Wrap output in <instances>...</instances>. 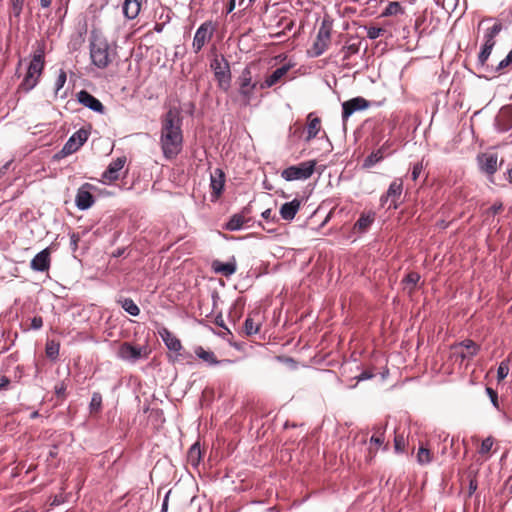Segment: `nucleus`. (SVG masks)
I'll return each instance as SVG.
<instances>
[{"label": "nucleus", "instance_id": "1", "mask_svg": "<svg viewBox=\"0 0 512 512\" xmlns=\"http://www.w3.org/2000/svg\"><path fill=\"white\" fill-rule=\"evenodd\" d=\"M182 119L176 109H169L161 119L160 146L167 160L176 158L183 148Z\"/></svg>", "mask_w": 512, "mask_h": 512}, {"label": "nucleus", "instance_id": "2", "mask_svg": "<svg viewBox=\"0 0 512 512\" xmlns=\"http://www.w3.org/2000/svg\"><path fill=\"white\" fill-rule=\"evenodd\" d=\"M89 48L91 62L97 68L104 69L112 62L107 39L96 31L91 32Z\"/></svg>", "mask_w": 512, "mask_h": 512}, {"label": "nucleus", "instance_id": "3", "mask_svg": "<svg viewBox=\"0 0 512 512\" xmlns=\"http://www.w3.org/2000/svg\"><path fill=\"white\" fill-rule=\"evenodd\" d=\"M44 63L43 52H39L33 56V59L28 66L27 73L20 85L23 90L28 92L37 85L39 77L44 69Z\"/></svg>", "mask_w": 512, "mask_h": 512}, {"label": "nucleus", "instance_id": "4", "mask_svg": "<svg viewBox=\"0 0 512 512\" xmlns=\"http://www.w3.org/2000/svg\"><path fill=\"white\" fill-rule=\"evenodd\" d=\"M315 166V160L304 161L284 169L281 172V177L286 181L306 180L314 173Z\"/></svg>", "mask_w": 512, "mask_h": 512}, {"label": "nucleus", "instance_id": "5", "mask_svg": "<svg viewBox=\"0 0 512 512\" xmlns=\"http://www.w3.org/2000/svg\"><path fill=\"white\" fill-rule=\"evenodd\" d=\"M89 134V130L85 128L77 130L69 137L62 149L54 155V158L59 160L75 153L88 140Z\"/></svg>", "mask_w": 512, "mask_h": 512}, {"label": "nucleus", "instance_id": "6", "mask_svg": "<svg viewBox=\"0 0 512 512\" xmlns=\"http://www.w3.org/2000/svg\"><path fill=\"white\" fill-rule=\"evenodd\" d=\"M211 68L214 71L218 87L224 92H227L231 87V70L229 62L224 57H222L221 61L214 59L211 63Z\"/></svg>", "mask_w": 512, "mask_h": 512}, {"label": "nucleus", "instance_id": "7", "mask_svg": "<svg viewBox=\"0 0 512 512\" xmlns=\"http://www.w3.org/2000/svg\"><path fill=\"white\" fill-rule=\"evenodd\" d=\"M237 84L239 85V94L243 97L246 103H249L253 96V91L258 87V82H252L251 67L246 66L240 76L237 78Z\"/></svg>", "mask_w": 512, "mask_h": 512}, {"label": "nucleus", "instance_id": "8", "mask_svg": "<svg viewBox=\"0 0 512 512\" xmlns=\"http://www.w3.org/2000/svg\"><path fill=\"white\" fill-rule=\"evenodd\" d=\"M117 357L121 360L135 363L141 358L147 357L146 346H135L130 342H123L117 351Z\"/></svg>", "mask_w": 512, "mask_h": 512}, {"label": "nucleus", "instance_id": "9", "mask_svg": "<svg viewBox=\"0 0 512 512\" xmlns=\"http://www.w3.org/2000/svg\"><path fill=\"white\" fill-rule=\"evenodd\" d=\"M214 30L215 27L211 21H205L198 27L192 43L194 52L198 53L202 50L206 42L212 38Z\"/></svg>", "mask_w": 512, "mask_h": 512}, {"label": "nucleus", "instance_id": "10", "mask_svg": "<svg viewBox=\"0 0 512 512\" xmlns=\"http://www.w3.org/2000/svg\"><path fill=\"white\" fill-rule=\"evenodd\" d=\"M95 187L90 183L81 185L75 195V205L80 211H85L91 208L95 202V197L92 190Z\"/></svg>", "mask_w": 512, "mask_h": 512}, {"label": "nucleus", "instance_id": "11", "mask_svg": "<svg viewBox=\"0 0 512 512\" xmlns=\"http://www.w3.org/2000/svg\"><path fill=\"white\" fill-rule=\"evenodd\" d=\"M370 107V102L358 96L342 103V121L345 123L356 111H362Z\"/></svg>", "mask_w": 512, "mask_h": 512}, {"label": "nucleus", "instance_id": "12", "mask_svg": "<svg viewBox=\"0 0 512 512\" xmlns=\"http://www.w3.org/2000/svg\"><path fill=\"white\" fill-rule=\"evenodd\" d=\"M494 126L501 133L512 128V105L504 106L499 110L495 117Z\"/></svg>", "mask_w": 512, "mask_h": 512}, {"label": "nucleus", "instance_id": "13", "mask_svg": "<svg viewBox=\"0 0 512 512\" xmlns=\"http://www.w3.org/2000/svg\"><path fill=\"white\" fill-rule=\"evenodd\" d=\"M77 100L81 105L89 108L93 112L103 114L105 111V107L101 101L86 90L78 92Z\"/></svg>", "mask_w": 512, "mask_h": 512}, {"label": "nucleus", "instance_id": "14", "mask_svg": "<svg viewBox=\"0 0 512 512\" xmlns=\"http://www.w3.org/2000/svg\"><path fill=\"white\" fill-rule=\"evenodd\" d=\"M210 187L212 190V201L217 200L225 187V173L221 168H216L210 176Z\"/></svg>", "mask_w": 512, "mask_h": 512}, {"label": "nucleus", "instance_id": "15", "mask_svg": "<svg viewBox=\"0 0 512 512\" xmlns=\"http://www.w3.org/2000/svg\"><path fill=\"white\" fill-rule=\"evenodd\" d=\"M329 39L330 29L322 24L318 30L316 41L312 47L313 56L319 57L327 50Z\"/></svg>", "mask_w": 512, "mask_h": 512}, {"label": "nucleus", "instance_id": "16", "mask_svg": "<svg viewBox=\"0 0 512 512\" xmlns=\"http://www.w3.org/2000/svg\"><path fill=\"white\" fill-rule=\"evenodd\" d=\"M494 46L495 45H493L491 43L484 42L481 47V50L478 54L476 67L478 70L485 73V75H484L485 77H489L491 74V69L493 66H489L487 64V60L489 59Z\"/></svg>", "mask_w": 512, "mask_h": 512}, {"label": "nucleus", "instance_id": "17", "mask_svg": "<svg viewBox=\"0 0 512 512\" xmlns=\"http://www.w3.org/2000/svg\"><path fill=\"white\" fill-rule=\"evenodd\" d=\"M458 348L468 349V353H465L463 351L459 352V353L455 352V355H457V357H459L461 359V361H464L465 359H468V360L472 359L480 351V346L478 344H476L471 339H465V340L451 346L452 350H457Z\"/></svg>", "mask_w": 512, "mask_h": 512}, {"label": "nucleus", "instance_id": "18", "mask_svg": "<svg viewBox=\"0 0 512 512\" xmlns=\"http://www.w3.org/2000/svg\"><path fill=\"white\" fill-rule=\"evenodd\" d=\"M126 163L125 157H118L117 159L110 162L106 170L102 173L104 181L113 182L119 179L120 171L123 169Z\"/></svg>", "mask_w": 512, "mask_h": 512}, {"label": "nucleus", "instance_id": "19", "mask_svg": "<svg viewBox=\"0 0 512 512\" xmlns=\"http://www.w3.org/2000/svg\"><path fill=\"white\" fill-rule=\"evenodd\" d=\"M158 335L161 337L165 346L172 352H180L183 350L180 340L173 335L166 327L162 326L157 330Z\"/></svg>", "mask_w": 512, "mask_h": 512}, {"label": "nucleus", "instance_id": "20", "mask_svg": "<svg viewBox=\"0 0 512 512\" xmlns=\"http://www.w3.org/2000/svg\"><path fill=\"white\" fill-rule=\"evenodd\" d=\"M376 218L373 211L362 212L353 226V230L358 234H365L369 231Z\"/></svg>", "mask_w": 512, "mask_h": 512}, {"label": "nucleus", "instance_id": "21", "mask_svg": "<svg viewBox=\"0 0 512 512\" xmlns=\"http://www.w3.org/2000/svg\"><path fill=\"white\" fill-rule=\"evenodd\" d=\"M31 268L37 272H45L50 267V251L45 248L38 252L30 263Z\"/></svg>", "mask_w": 512, "mask_h": 512}, {"label": "nucleus", "instance_id": "22", "mask_svg": "<svg viewBox=\"0 0 512 512\" xmlns=\"http://www.w3.org/2000/svg\"><path fill=\"white\" fill-rule=\"evenodd\" d=\"M390 146L391 144L389 143V141H386L379 149L373 151L364 159L363 167L371 168L380 161H382L386 155L391 154V152L388 151Z\"/></svg>", "mask_w": 512, "mask_h": 512}, {"label": "nucleus", "instance_id": "23", "mask_svg": "<svg viewBox=\"0 0 512 512\" xmlns=\"http://www.w3.org/2000/svg\"><path fill=\"white\" fill-rule=\"evenodd\" d=\"M497 154H483L478 157L479 168L482 172L493 175L497 172Z\"/></svg>", "mask_w": 512, "mask_h": 512}, {"label": "nucleus", "instance_id": "24", "mask_svg": "<svg viewBox=\"0 0 512 512\" xmlns=\"http://www.w3.org/2000/svg\"><path fill=\"white\" fill-rule=\"evenodd\" d=\"M290 68H291V65L285 64V65H282L281 67L277 68L276 70H274L265 79V81H263L259 84V89L264 90V89L270 88V87L274 86L275 84H277L280 81V79L287 74V72L290 70Z\"/></svg>", "mask_w": 512, "mask_h": 512}, {"label": "nucleus", "instance_id": "25", "mask_svg": "<svg viewBox=\"0 0 512 512\" xmlns=\"http://www.w3.org/2000/svg\"><path fill=\"white\" fill-rule=\"evenodd\" d=\"M195 354L198 358L202 359L204 362H206L210 366L225 365V364L233 363V361L230 359L217 360L214 352L206 351L201 346L196 347Z\"/></svg>", "mask_w": 512, "mask_h": 512}, {"label": "nucleus", "instance_id": "26", "mask_svg": "<svg viewBox=\"0 0 512 512\" xmlns=\"http://www.w3.org/2000/svg\"><path fill=\"white\" fill-rule=\"evenodd\" d=\"M301 206V201L297 198L293 199L290 202H285L280 207L279 213L283 220L292 221L299 211Z\"/></svg>", "mask_w": 512, "mask_h": 512}, {"label": "nucleus", "instance_id": "27", "mask_svg": "<svg viewBox=\"0 0 512 512\" xmlns=\"http://www.w3.org/2000/svg\"><path fill=\"white\" fill-rule=\"evenodd\" d=\"M212 269L215 273L221 274L225 277H229L236 272L237 265L236 261L233 258L232 261L221 262L219 260H215L212 263Z\"/></svg>", "mask_w": 512, "mask_h": 512}, {"label": "nucleus", "instance_id": "28", "mask_svg": "<svg viewBox=\"0 0 512 512\" xmlns=\"http://www.w3.org/2000/svg\"><path fill=\"white\" fill-rule=\"evenodd\" d=\"M403 191V183L400 179L393 180L386 192V198H391L393 203V208H397V200L400 198ZM392 206V204L389 205V208Z\"/></svg>", "mask_w": 512, "mask_h": 512}, {"label": "nucleus", "instance_id": "29", "mask_svg": "<svg viewBox=\"0 0 512 512\" xmlns=\"http://www.w3.org/2000/svg\"><path fill=\"white\" fill-rule=\"evenodd\" d=\"M142 0H124L123 14L126 18L135 19L141 10Z\"/></svg>", "mask_w": 512, "mask_h": 512}, {"label": "nucleus", "instance_id": "30", "mask_svg": "<svg viewBox=\"0 0 512 512\" xmlns=\"http://www.w3.org/2000/svg\"><path fill=\"white\" fill-rule=\"evenodd\" d=\"M245 219L239 214H233L229 220L224 224L223 228L227 231H239L246 225Z\"/></svg>", "mask_w": 512, "mask_h": 512}, {"label": "nucleus", "instance_id": "31", "mask_svg": "<svg viewBox=\"0 0 512 512\" xmlns=\"http://www.w3.org/2000/svg\"><path fill=\"white\" fill-rule=\"evenodd\" d=\"M86 28L83 27L77 33L73 34L69 40L68 48L72 52L78 51L85 42Z\"/></svg>", "mask_w": 512, "mask_h": 512}, {"label": "nucleus", "instance_id": "32", "mask_svg": "<svg viewBox=\"0 0 512 512\" xmlns=\"http://www.w3.org/2000/svg\"><path fill=\"white\" fill-rule=\"evenodd\" d=\"M117 302L120 304L122 309L129 315L136 317L140 314V308L133 301L132 298H129V297L120 298Z\"/></svg>", "mask_w": 512, "mask_h": 512}, {"label": "nucleus", "instance_id": "33", "mask_svg": "<svg viewBox=\"0 0 512 512\" xmlns=\"http://www.w3.org/2000/svg\"><path fill=\"white\" fill-rule=\"evenodd\" d=\"M313 113L308 115L309 123L307 125V136L306 141H310L315 138L320 131V119L318 117L312 118Z\"/></svg>", "mask_w": 512, "mask_h": 512}, {"label": "nucleus", "instance_id": "34", "mask_svg": "<svg viewBox=\"0 0 512 512\" xmlns=\"http://www.w3.org/2000/svg\"><path fill=\"white\" fill-rule=\"evenodd\" d=\"M202 452L200 448V444L198 442L194 443L188 451V461L193 467H197L201 461Z\"/></svg>", "mask_w": 512, "mask_h": 512}, {"label": "nucleus", "instance_id": "35", "mask_svg": "<svg viewBox=\"0 0 512 512\" xmlns=\"http://www.w3.org/2000/svg\"><path fill=\"white\" fill-rule=\"evenodd\" d=\"M399 14H404V8L397 1L389 2L382 12V16L384 17L396 16Z\"/></svg>", "mask_w": 512, "mask_h": 512}, {"label": "nucleus", "instance_id": "36", "mask_svg": "<svg viewBox=\"0 0 512 512\" xmlns=\"http://www.w3.org/2000/svg\"><path fill=\"white\" fill-rule=\"evenodd\" d=\"M502 25L497 22L492 27L488 28L484 33V42L495 45L494 38L501 32Z\"/></svg>", "mask_w": 512, "mask_h": 512}, {"label": "nucleus", "instance_id": "37", "mask_svg": "<svg viewBox=\"0 0 512 512\" xmlns=\"http://www.w3.org/2000/svg\"><path fill=\"white\" fill-rule=\"evenodd\" d=\"M46 355L51 360H56L59 356L60 344L54 340H49L46 343Z\"/></svg>", "mask_w": 512, "mask_h": 512}, {"label": "nucleus", "instance_id": "38", "mask_svg": "<svg viewBox=\"0 0 512 512\" xmlns=\"http://www.w3.org/2000/svg\"><path fill=\"white\" fill-rule=\"evenodd\" d=\"M102 408V395L100 392H93L89 409L91 413H97Z\"/></svg>", "mask_w": 512, "mask_h": 512}, {"label": "nucleus", "instance_id": "39", "mask_svg": "<svg viewBox=\"0 0 512 512\" xmlns=\"http://www.w3.org/2000/svg\"><path fill=\"white\" fill-rule=\"evenodd\" d=\"M417 462L420 465H426L432 462V455L429 449L420 447L417 453Z\"/></svg>", "mask_w": 512, "mask_h": 512}, {"label": "nucleus", "instance_id": "40", "mask_svg": "<svg viewBox=\"0 0 512 512\" xmlns=\"http://www.w3.org/2000/svg\"><path fill=\"white\" fill-rule=\"evenodd\" d=\"M512 64V50L507 54V56L501 60L496 67H492L491 75H495L496 73H500L506 67Z\"/></svg>", "mask_w": 512, "mask_h": 512}, {"label": "nucleus", "instance_id": "41", "mask_svg": "<svg viewBox=\"0 0 512 512\" xmlns=\"http://www.w3.org/2000/svg\"><path fill=\"white\" fill-rule=\"evenodd\" d=\"M360 41L348 43L343 47L344 51V60L349 59L352 55H355L359 52L360 49Z\"/></svg>", "mask_w": 512, "mask_h": 512}, {"label": "nucleus", "instance_id": "42", "mask_svg": "<svg viewBox=\"0 0 512 512\" xmlns=\"http://www.w3.org/2000/svg\"><path fill=\"white\" fill-rule=\"evenodd\" d=\"M260 325L255 324L251 317H247L244 322V331L247 336L254 335L259 332Z\"/></svg>", "mask_w": 512, "mask_h": 512}, {"label": "nucleus", "instance_id": "43", "mask_svg": "<svg viewBox=\"0 0 512 512\" xmlns=\"http://www.w3.org/2000/svg\"><path fill=\"white\" fill-rule=\"evenodd\" d=\"M9 1H10V6H11V17L13 16L15 18H19L22 13V10H23L25 0H9Z\"/></svg>", "mask_w": 512, "mask_h": 512}, {"label": "nucleus", "instance_id": "44", "mask_svg": "<svg viewBox=\"0 0 512 512\" xmlns=\"http://www.w3.org/2000/svg\"><path fill=\"white\" fill-rule=\"evenodd\" d=\"M509 373V364L508 361H502L497 369V380L502 381L504 380Z\"/></svg>", "mask_w": 512, "mask_h": 512}, {"label": "nucleus", "instance_id": "45", "mask_svg": "<svg viewBox=\"0 0 512 512\" xmlns=\"http://www.w3.org/2000/svg\"><path fill=\"white\" fill-rule=\"evenodd\" d=\"M67 80V74L63 69L59 70L56 82H55V93L57 94L60 89L64 86Z\"/></svg>", "mask_w": 512, "mask_h": 512}, {"label": "nucleus", "instance_id": "46", "mask_svg": "<svg viewBox=\"0 0 512 512\" xmlns=\"http://www.w3.org/2000/svg\"><path fill=\"white\" fill-rule=\"evenodd\" d=\"M486 394L488 395L493 407H495L497 410L500 409L499 407V400H498V393L496 390H494L491 387H486L485 389Z\"/></svg>", "mask_w": 512, "mask_h": 512}, {"label": "nucleus", "instance_id": "47", "mask_svg": "<svg viewBox=\"0 0 512 512\" xmlns=\"http://www.w3.org/2000/svg\"><path fill=\"white\" fill-rule=\"evenodd\" d=\"M420 280V275L417 272H410L408 273L405 278L403 279V282L412 285L413 287L417 285V283Z\"/></svg>", "mask_w": 512, "mask_h": 512}, {"label": "nucleus", "instance_id": "48", "mask_svg": "<svg viewBox=\"0 0 512 512\" xmlns=\"http://www.w3.org/2000/svg\"><path fill=\"white\" fill-rule=\"evenodd\" d=\"M492 446H493V439L491 437L485 438L481 443L479 453H481V454L488 453L491 450Z\"/></svg>", "mask_w": 512, "mask_h": 512}, {"label": "nucleus", "instance_id": "49", "mask_svg": "<svg viewBox=\"0 0 512 512\" xmlns=\"http://www.w3.org/2000/svg\"><path fill=\"white\" fill-rule=\"evenodd\" d=\"M422 170H423V164H422V162H417V163H415V164L413 165V167H412V170H411V179H412L413 181H416V180L419 178V176H420V174H421Z\"/></svg>", "mask_w": 512, "mask_h": 512}, {"label": "nucleus", "instance_id": "50", "mask_svg": "<svg viewBox=\"0 0 512 512\" xmlns=\"http://www.w3.org/2000/svg\"><path fill=\"white\" fill-rule=\"evenodd\" d=\"M405 447V439L403 436H395L394 448L397 453H402Z\"/></svg>", "mask_w": 512, "mask_h": 512}, {"label": "nucleus", "instance_id": "51", "mask_svg": "<svg viewBox=\"0 0 512 512\" xmlns=\"http://www.w3.org/2000/svg\"><path fill=\"white\" fill-rule=\"evenodd\" d=\"M252 213V205L251 202L242 208V210L239 212V214L245 219L246 223H250L252 221V218L250 217V214Z\"/></svg>", "mask_w": 512, "mask_h": 512}, {"label": "nucleus", "instance_id": "52", "mask_svg": "<svg viewBox=\"0 0 512 512\" xmlns=\"http://www.w3.org/2000/svg\"><path fill=\"white\" fill-rule=\"evenodd\" d=\"M43 326V319L41 316H34L31 319V329L33 330H39Z\"/></svg>", "mask_w": 512, "mask_h": 512}, {"label": "nucleus", "instance_id": "53", "mask_svg": "<svg viewBox=\"0 0 512 512\" xmlns=\"http://www.w3.org/2000/svg\"><path fill=\"white\" fill-rule=\"evenodd\" d=\"M80 240V236L77 233H72L70 235V247L73 251L77 250L78 242Z\"/></svg>", "mask_w": 512, "mask_h": 512}, {"label": "nucleus", "instance_id": "54", "mask_svg": "<svg viewBox=\"0 0 512 512\" xmlns=\"http://www.w3.org/2000/svg\"><path fill=\"white\" fill-rule=\"evenodd\" d=\"M373 377H374V374L372 372L363 371L359 375H357L355 378L357 379L358 382H360V381H364V380H369Z\"/></svg>", "mask_w": 512, "mask_h": 512}, {"label": "nucleus", "instance_id": "55", "mask_svg": "<svg viewBox=\"0 0 512 512\" xmlns=\"http://www.w3.org/2000/svg\"><path fill=\"white\" fill-rule=\"evenodd\" d=\"M176 353V360H186V361H189L190 359L193 358L192 354L189 353V352H185V351H180V352H175Z\"/></svg>", "mask_w": 512, "mask_h": 512}, {"label": "nucleus", "instance_id": "56", "mask_svg": "<svg viewBox=\"0 0 512 512\" xmlns=\"http://www.w3.org/2000/svg\"><path fill=\"white\" fill-rule=\"evenodd\" d=\"M503 209V204L501 202L494 203L490 208L489 212L493 215L498 214Z\"/></svg>", "mask_w": 512, "mask_h": 512}, {"label": "nucleus", "instance_id": "57", "mask_svg": "<svg viewBox=\"0 0 512 512\" xmlns=\"http://www.w3.org/2000/svg\"><path fill=\"white\" fill-rule=\"evenodd\" d=\"M477 487H478L477 480L475 478L470 479L469 487H468L469 496H471L473 493H475V491L477 490Z\"/></svg>", "mask_w": 512, "mask_h": 512}, {"label": "nucleus", "instance_id": "58", "mask_svg": "<svg viewBox=\"0 0 512 512\" xmlns=\"http://www.w3.org/2000/svg\"><path fill=\"white\" fill-rule=\"evenodd\" d=\"M370 442L377 445V446H381L383 443H384V436H383V433L379 436H375L373 435L371 438H370Z\"/></svg>", "mask_w": 512, "mask_h": 512}, {"label": "nucleus", "instance_id": "59", "mask_svg": "<svg viewBox=\"0 0 512 512\" xmlns=\"http://www.w3.org/2000/svg\"><path fill=\"white\" fill-rule=\"evenodd\" d=\"M169 495H170V491H168L166 493V495L164 496V499H163V502H162V506H161V512H167L168 511Z\"/></svg>", "mask_w": 512, "mask_h": 512}, {"label": "nucleus", "instance_id": "60", "mask_svg": "<svg viewBox=\"0 0 512 512\" xmlns=\"http://www.w3.org/2000/svg\"><path fill=\"white\" fill-rule=\"evenodd\" d=\"M64 502V498L61 495L54 496L53 500L51 501V506H59Z\"/></svg>", "mask_w": 512, "mask_h": 512}, {"label": "nucleus", "instance_id": "61", "mask_svg": "<svg viewBox=\"0 0 512 512\" xmlns=\"http://www.w3.org/2000/svg\"><path fill=\"white\" fill-rule=\"evenodd\" d=\"M381 29L379 28H371L368 32V36L370 39H375L379 36Z\"/></svg>", "mask_w": 512, "mask_h": 512}, {"label": "nucleus", "instance_id": "62", "mask_svg": "<svg viewBox=\"0 0 512 512\" xmlns=\"http://www.w3.org/2000/svg\"><path fill=\"white\" fill-rule=\"evenodd\" d=\"M10 384V379L6 376L0 378V390L5 389Z\"/></svg>", "mask_w": 512, "mask_h": 512}, {"label": "nucleus", "instance_id": "63", "mask_svg": "<svg viewBox=\"0 0 512 512\" xmlns=\"http://www.w3.org/2000/svg\"><path fill=\"white\" fill-rule=\"evenodd\" d=\"M261 217L267 221H269L270 219H272V210L271 209H266L264 210L262 213H261Z\"/></svg>", "mask_w": 512, "mask_h": 512}, {"label": "nucleus", "instance_id": "64", "mask_svg": "<svg viewBox=\"0 0 512 512\" xmlns=\"http://www.w3.org/2000/svg\"><path fill=\"white\" fill-rule=\"evenodd\" d=\"M126 251V248H117L113 253H112V256L114 258H118V257H121L124 255Z\"/></svg>", "mask_w": 512, "mask_h": 512}]
</instances>
